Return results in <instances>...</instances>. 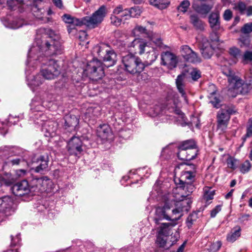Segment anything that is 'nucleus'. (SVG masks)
<instances>
[{
	"label": "nucleus",
	"instance_id": "1",
	"mask_svg": "<svg viewBox=\"0 0 252 252\" xmlns=\"http://www.w3.org/2000/svg\"><path fill=\"white\" fill-rule=\"evenodd\" d=\"M63 48L62 42L59 36L56 38L50 37L47 40L37 41L36 46L32 47L29 51L28 63L32 60L38 61L42 64L40 73L44 79H54L60 74V68L57 62L49 59L48 57L60 54Z\"/></svg>",
	"mask_w": 252,
	"mask_h": 252
},
{
	"label": "nucleus",
	"instance_id": "2",
	"mask_svg": "<svg viewBox=\"0 0 252 252\" xmlns=\"http://www.w3.org/2000/svg\"><path fill=\"white\" fill-rule=\"evenodd\" d=\"M191 202L189 199H182L177 201L175 208L171 211V205L166 203L163 207H158L156 210V216L154 218L155 223H159L162 220L176 221L183 215L184 212H187L190 209Z\"/></svg>",
	"mask_w": 252,
	"mask_h": 252
},
{
	"label": "nucleus",
	"instance_id": "3",
	"mask_svg": "<svg viewBox=\"0 0 252 252\" xmlns=\"http://www.w3.org/2000/svg\"><path fill=\"white\" fill-rule=\"evenodd\" d=\"M106 15V9L104 5L101 6L91 16H86L79 19L72 17L68 14L63 16V21L69 24L68 26V32L70 33L75 29L76 26L85 25L90 29H94L97 27L103 20Z\"/></svg>",
	"mask_w": 252,
	"mask_h": 252
},
{
	"label": "nucleus",
	"instance_id": "4",
	"mask_svg": "<svg viewBox=\"0 0 252 252\" xmlns=\"http://www.w3.org/2000/svg\"><path fill=\"white\" fill-rule=\"evenodd\" d=\"M195 176L196 168L193 164L188 165L182 171L180 178L178 179L180 186L177 189L186 191V195H182V197H185L188 196L195 189L193 182L195 180Z\"/></svg>",
	"mask_w": 252,
	"mask_h": 252
},
{
	"label": "nucleus",
	"instance_id": "5",
	"mask_svg": "<svg viewBox=\"0 0 252 252\" xmlns=\"http://www.w3.org/2000/svg\"><path fill=\"white\" fill-rule=\"evenodd\" d=\"M93 53L95 57L104 62L107 67L112 66L116 63L117 54L107 44L101 43L95 45L93 48Z\"/></svg>",
	"mask_w": 252,
	"mask_h": 252
},
{
	"label": "nucleus",
	"instance_id": "6",
	"mask_svg": "<svg viewBox=\"0 0 252 252\" xmlns=\"http://www.w3.org/2000/svg\"><path fill=\"white\" fill-rule=\"evenodd\" d=\"M122 63L126 70L131 74L141 72L144 68V65L141 60L131 54L123 57Z\"/></svg>",
	"mask_w": 252,
	"mask_h": 252
},
{
	"label": "nucleus",
	"instance_id": "7",
	"mask_svg": "<svg viewBox=\"0 0 252 252\" xmlns=\"http://www.w3.org/2000/svg\"><path fill=\"white\" fill-rule=\"evenodd\" d=\"M153 111H154L153 114V116L159 115L163 111H164L165 113L167 111H168L170 113H174L175 114L178 115V120H180V119L184 122V125H183V126L188 125V123L186 121L185 114L182 113L179 108L177 107L176 103L172 99L168 100L162 105V107L156 106L154 108Z\"/></svg>",
	"mask_w": 252,
	"mask_h": 252
},
{
	"label": "nucleus",
	"instance_id": "8",
	"mask_svg": "<svg viewBox=\"0 0 252 252\" xmlns=\"http://www.w3.org/2000/svg\"><path fill=\"white\" fill-rule=\"evenodd\" d=\"M85 71L88 77L94 81H97L104 76L102 63L96 59H94L88 63Z\"/></svg>",
	"mask_w": 252,
	"mask_h": 252
},
{
	"label": "nucleus",
	"instance_id": "9",
	"mask_svg": "<svg viewBox=\"0 0 252 252\" xmlns=\"http://www.w3.org/2000/svg\"><path fill=\"white\" fill-rule=\"evenodd\" d=\"M223 73L228 77V86L227 94L230 97H234L238 94V89L243 85L242 80L230 68L224 69Z\"/></svg>",
	"mask_w": 252,
	"mask_h": 252
},
{
	"label": "nucleus",
	"instance_id": "10",
	"mask_svg": "<svg viewBox=\"0 0 252 252\" xmlns=\"http://www.w3.org/2000/svg\"><path fill=\"white\" fill-rule=\"evenodd\" d=\"M29 165H35L32 170L36 173H44L49 170V158L47 156H41L36 158L33 156L31 159H29Z\"/></svg>",
	"mask_w": 252,
	"mask_h": 252
},
{
	"label": "nucleus",
	"instance_id": "11",
	"mask_svg": "<svg viewBox=\"0 0 252 252\" xmlns=\"http://www.w3.org/2000/svg\"><path fill=\"white\" fill-rule=\"evenodd\" d=\"M161 64L169 69L176 67L178 59L177 56L169 51L163 52L161 54Z\"/></svg>",
	"mask_w": 252,
	"mask_h": 252
},
{
	"label": "nucleus",
	"instance_id": "12",
	"mask_svg": "<svg viewBox=\"0 0 252 252\" xmlns=\"http://www.w3.org/2000/svg\"><path fill=\"white\" fill-rule=\"evenodd\" d=\"M180 52L183 58L187 62L196 63H199L201 61L198 55L188 45H182L180 48Z\"/></svg>",
	"mask_w": 252,
	"mask_h": 252
},
{
	"label": "nucleus",
	"instance_id": "13",
	"mask_svg": "<svg viewBox=\"0 0 252 252\" xmlns=\"http://www.w3.org/2000/svg\"><path fill=\"white\" fill-rule=\"evenodd\" d=\"M51 183L50 180L47 177L33 179L31 182V189H32L33 191H45L48 189V186Z\"/></svg>",
	"mask_w": 252,
	"mask_h": 252
},
{
	"label": "nucleus",
	"instance_id": "14",
	"mask_svg": "<svg viewBox=\"0 0 252 252\" xmlns=\"http://www.w3.org/2000/svg\"><path fill=\"white\" fill-rule=\"evenodd\" d=\"M83 145L80 138L74 136L68 142L67 150L70 155L77 156L82 152Z\"/></svg>",
	"mask_w": 252,
	"mask_h": 252
},
{
	"label": "nucleus",
	"instance_id": "15",
	"mask_svg": "<svg viewBox=\"0 0 252 252\" xmlns=\"http://www.w3.org/2000/svg\"><path fill=\"white\" fill-rule=\"evenodd\" d=\"M32 189L30 188L29 183L26 180H23L21 182L14 185L11 188L13 193L16 196H21L28 194Z\"/></svg>",
	"mask_w": 252,
	"mask_h": 252
},
{
	"label": "nucleus",
	"instance_id": "16",
	"mask_svg": "<svg viewBox=\"0 0 252 252\" xmlns=\"http://www.w3.org/2000/svg\"><path fill=\"white\" fill-rule=\"evenodd\" d=\"M229 115L222 109H220L217 115V129L223 132L226 129L230 120Z\"/></svg>",
	"mask_w": 252,
	"mask_h": 252
},
{
	"label": "nucleus",
	"instance_id": "17",
	"mask_svg": "<svg viewBox=\"0 0 252 252\" xmlns=\"http://www.w3.org/2000/svg\"><path fill=\"white\" fill-rule=\"evenodd\" d=\"M200 49L203 57L209 59L214 54V48L206 37H202L200 43Z\"/></svg>",
	"mask_w": 252,
	"mask_h": 252
},
{
	"label": "nucleus",
	"instance_id": "18",
	"mask_svg": "<svg viewBox=\"0 0 252 252\" xmlns=\"http://www.w3.org/2000/svg\"><path fill=\"white\" fill-rule=\"evenodd\" d=\"M14 155L17 156V158H11L8 159L7 163L12 166L19 165L21 163L26 162L27 165H29V159L26 158L24 152L20 149H15Z\"/></svg>",
	"mask_w": 252,
	"mask_h": 252
},
{
	"label": "nucleus",
	"instance_id": "19",
	"mask_svg": "<svg viewBox=\"0 0 252 252\" xmlns=\"http://www.w3.org/2000/svg\"><path fill=\"white\" fill-rule=\"evenodd\" d=\"M13 204V199L9 196H4L0 198V217L3 216V212L10 209ZM2 219H0V221Z\"/></svg>",
	"mask_w": 252,
	"mask_h": 252
},
{
	"label": "nucleus",
	"instance_id": "20",
	"mask_svg": "<svg viewBox=\"0 0 252 252\" xmlns=\"http://www.w3.org/2000/svg\"><path fill=\"white\" fill-rule=\"evenodd\" d=\"M220 15L218 11L212 12L209 16V23L213 31H217L220 28Z\"/></svg>",
	"mask_w": 252,
	"mask_h": 252
},
{
	"label": "nucleus",
	"instance_id": "21",
	"mask_svg": "<svg viewBox=\"0 0 252 252\" xmlns=\"http://www.w3.org/2000/svg\"><path fill=\"white\" fill-rule=\"evenodd\" d=\"M185 76L184 74L179 75L176 80V84L179 92L181 94L182 96L184 98L186 103H188L186 92L185 91L184 79Z\"/></svg>",
	"mask_w": 252,
	"mask_h": 252
},
{
	"label": "nucleus",
	"instance_id": "22",
	"mask_svg": "<svg viewBox=\"0 0 252 252\" xmlns=\"http://www.w3.org/2000/svg\"><path fill=\"white\" fill-rule=\"evenodd\" d=\"M196 148V145L194 141L189 140L183 142L179 147V152L180 155H184L186 151L195 149Z\"/></svg>",
	"mask_w": 252,
	"mask_h": 252
},
{
	"label": "nucleus",
	"instance_id": "23",
	"mask_svg": "<svg viewBox=\"0 0 252 252\" xmlns=\"http://www.w3.org/2000/svg\"><path fill=\"white\" fill-rule=\"evenodd\" d=\"M129 47L136 48L137 47L139 49V53L142 54L145 52V48H148L146 42L141 38H135L131 42L129 45Z\"/></svg>",
	"mask_w": 252,
	"mask_h": 252
},
{
	"label": "nucleus",
	"instance_id": "24",
	"mask_svg": "<svg viewBox=\"0 0 252 252\" xmlns=\"http://www.w3.org/2000/svg\"><path fill=\"white\" fill-rule=\"evenodd\" d=\"M193 7L198 14L206 16L213 8V4L203 3L201 5H193Z\"/></svg>",
	"mask_w": 252,
	"mask_h": 252
},
{
	"label": "nucleus",
	"instance_id": "25",
	"mask_svg": "<svg viewBox=\"0 0 252 252\" xmlns=\"http://www.w3.org/2000/svg\"><path fill=\"white\" fill-rule=\"evenodd\" d=\"M113 13L115 15H117L122 20H126L129 19V9L127 8L124 9L123 7L120 5L117 6L113 11Z\"/></svg>",
	"mask_w": 252,
	"mask_h": 252
},
{
	"label": "nucleus",
	"instance_id": "26",
	"mask_svg": "<svg viewBox=\"0 0 252 252\" xmlns=\"http://www.w3.org/2000/svg\"><path fill=\"white\" fill-rule=\"evenodd\" d=\"M172 226L170 223H162L158 227L153 230L154 233L157 236L165 235L170 230V227Z\"/></svg>",
	"mask_w": 252,
	"mask_h": 252
},
{
	"label": "nucleus",
	"instance_id": "27",
	"mask_svg": "<svg viewBox=\"0 0 252 252\" xmlns=\"http://www.w3.org/2000/svg\"><path fill=\"white\" fill-rule=\"evenodd\" d=\"M189 19L190 23L197 30L202 31L204 29L203 22L200 19L197 14H191Z\"/></svg>",
	"mask_w": 252,
	"mask_h": 252
},
{
	"label": "nucleus",
	"instance_id": "28",
	"mask_svg": "<svg viewBox=\"0 0 252 252\" xmlns=\"http://www.w3.org/2000/svg\"><path fill=\"white\" fill-rule=\"evenodd\" d=\"M79 124V119L75 115L66 116L65 117V124L68 127H71V130L75 129V127Z\"/></svg>",
	"mask_w": 252,
	"mask_h": 252
},
{
	"label": "nucleus",
	"instance_id": "29",
	"mask_svg": "<svg viewBox=\"0 0 252 252\" xmlns=\"http://www.w3.org/2000/svg\"><path fill=\"white\" fill-rule=\"evenodd\" d=\"M44 79L41 73L38 74L30 80L29 85L33 90L34 88L40 86L43 83Z\"/></svg>",
	"mask_w": 252,
	"mask_h": 252
},
{
	"label": "nucleus",
	"instance_id": "30",
	"mask_svg": "<svg viewBox=\"0 0 252 252\" xmlns=\"http://www.w3.org/2000/svg\"><path fill=\"white\" fill-rule=\"evenodd\" d=\"M110 132V128L107 125H100L97 128V135L102 138H106Z\"/></svg>",
	"mask_w": 252,
	"mask_h": 252
},
{
	"label": "nucleus",
	"instance_id": "31",
	"mask_svg": "<svg viewBox=\"0 0 252 252\" xmlns=\"http://www.w3.org/2000/svg\"><path fill=\"white\" fill-rule=\"evenodd\" d=\"M156 243L159 247L165 249L169 248L173 245L172 243L168 241L167 237H157Z\"/></svg>",
	"mask_w": 252,
	"mask_h": 252
},
{
	"label": "nucleus",
	"instance_id": "32",
	"mask_svg": "<svg viewBox=\"0 0 252 252\" xmlns=\"http://www.w3.org/2000/svg\"><path fill=\"white\" fill-rule=\"evenodd\" d=\"M150 4L160 9L166 8L170 4L169 0H150Z\"/></svg>",
	"mask_w": 252,
	"mask_h": 252
},
{
	"label": "nucleus",
	"instance_id": "33",
	"mask_svg": "<svg viewBox=\"0 0 252 252\" xmlns=\"http://www.w3.org/2000/svg\"><path fill=\"white\" fill-rule=\"evenodd\" d=\"M43 127L50 136H53L57 129V124L53 121H48L44 124Z\"/></svg>",
	"mask_w": 252,
	"mask_h": 252
},
{
	"label": "nucleus",
	"instance_id": "34",
	"mask_svg": "<svg viewBox=\"0 0 252 252\" xmlns=\"http://www.w3.org/2000/svg\"><path fill=\"white\" fill-rule=\"evenodd\" d=\"M150 48L148 46V48H145V51L147 52V59L149 61V62L152 63L154 62L158 58V53L153 48L149 49Z\"/></svg>",
	"mask_w": 252,
	"mask_h": 252
},
{
	"label": "nucleus",
	"instance_id": "35",
	"mask_svg": "<svg viewBox=\"0 0 252 252\" xmlns=\"http://www.w3.org/2000/svg\"><path fill=\"white\" fill-rule=\"evenodd\" d=\"M188 151L189 152L187 151V155L186 156H185L184 155H180V152H178V158L183 160H190L194 159L196 156V151H194L192 153L190 150Z\"/></svg>",
	"mask_w": 252,
	"mask_h": 252
},
{
	"label": "nucleus",
	"instance_id": "36",
	"mask_svg": "<svg viewBox=\"0 0 252 252\" xmlns=\"http://www.w3.org/2000/svg\"><path fill=\"white\" fill-rule=\"evenodd\" d=\"M204 194L203 195V199L207 202L213 199L214 195V190H212L211 189L208 187L204 188Z\"/></svg>",
	"mask_w": 252,
	"mask_h": 252
},
{
	"label": "nucleus",
	"instance_id": "37",
	"mask_svg": "<svg viewBox=\"0 0 252 252\" xmlns=\"http://www.w3.org/2000/svg\"><path fill=\"white\" fill-rule=\"evenodd\" d=\"M242 62L244 64H247L252 62V51H246L242 56Z\"/></svg>",
	"mask_w": 252,
	"mask_h": 252
},
{
	"label": "nucleus",
	"instance_id": "38",
	"mask_svg": "<svg viewBox=\"0 0 252 252\" xmlns=\"http://www.w3.org/2000/svg\"><path fill=\"white\" fill-rule=\"evenodd\" d=\"M129 9V17H138L141 13V10L139 6H135Z\"/></svg>",
	"mask_w": 252,
	"mask_h": 252
},
{
	"label": "nucleus",
	"instance_id": "39",
	"mask_svg": "<svg viewBox=\"0 0 252 252\" xmlns=\"http://www.w3.org/2000/svg\"><path fill=\"white\" fill-rule=\"evenodd\" d=\"M251 167V163L248 160H247L242 164L240 167V171L242 173L245 174L249 172Z\"/></svg>",
	"mask_w": 252,
	"mask_h": 252
},
{
	"label": "nucleus",
	"instance_id": "40",
	"mask_svg": "<svg viewBox=\"0 0 252 252\" xmlns=\"http://www.w3.org/2000/svg\"><path fill=\"white\" fill-rule=\"evenodd\" d=\"M229 54L235 59H238L240 57L242 58V56L241 50L235 47L230 48Z\"/></svg>",
	"mask_w": 252,
	"mask_h": 252
},
{
	"label": "nucleus",
	"instance_id": "41",
	"mask_svg": "<svg viewBox=\"0 0 252 252\" xmlns=\"http://www.w3.org/2000/svg\"><path fill=\"white\" fill-rule=\"evenodd\" d=\"M189 74L191 78L194 81H197L201 77L200 71L196 68H192Z\"/></svg>",
	"mask_w": 252,
	"mask_h": 252
},
{
	"label": "nucleus",
	"instance_id": "42",
	"mask_svg": "<svg viewBox=\"0 0 252 252\" xmlns=\"http://www.w3.org/2000/svg\"><path fill=\"white\" fill-rule=\"evenodd\" d=\"M221 245V242L220 241L214 242L209 249L210 252H217L220 250Z\"/></svg>",
	"mask_w": 252,
	"mask_h": 252
},
{
	"label": "nucleus",
	"instance_id": "43",
	"mask_svg": "<svg viewBox=\"0 0 252 252\" xmlns=\"http://www.w3.org/2000/svg\"><path fill=\"white\" fill-rule=\"evenodd\" d=\"M189 5L190 3L189 0H184L180 3V5L178 6V10L181 12L185 13L187 11Z\"/></svg>",
	"mask_w": 252,
	"mask_h": 252
},
{
	"label": "nucleus",
	"instance_id": "44",
	"mask_svg": "<svg viewBox=\"0 0 252 252\" xmlns=\"http://www.w3.org/2000/svg\"><path fill=\"white\" fill-rule=\"evenodd\" d=\"M238 160L233 158L230 157L227 159L228 167L234 169L236 168Z\"/></svg>",
	"mask_w": 252,
	"mask_h": 252
},
{
	"label": "nucleus",
	"instance_id": "45",
	"mask_svg": "<svg viewBox=\"0 0 252 252\" xmlns=\"http://www.w3.org/2000/svg\"><path fill=\"white\" fill-rule=\"evenodd\" d=\"M221 109L225 111L226 113L228 114L230 117V115L235 114L237 113V110L234 106H227Z\"/></svg>",
	"mask_w": 252,
	"mask_h": 252
},
{
	"label": "nucleus",
	"instance_id": "46",
	"mask_svg": "<svg viewBox=\"0 0 252 252\" xmlns=\"http://www.w3.org/2000/svg\"><path fill=\"white\" fill-rule=\"evenodd\" d=\"M242 33L249 34L252 32V22L247 23L244 25L241 30Z\"/></svg>",
	"mask_w": 252,
	"mask_h": 252
},
{
	"label": "nucleus",
	"instance_id": "47",
	"mask_svg": "<svg viewBox=\"0 0 252 252\" xmlns=\"http://www.w3.org/2000/svg\"><path fill=\"white\" fill-rule=\"evenodd\" d=\"M234 8L239 10L241 14H244L246 9V5L244 2L239 1L235 5Z\"/></svg>",
	"mask_w": 252,
	"mask_h": 252
},
{
	"label": "nucleus",
	"instance_id": "48",
	"mask_svg": "<svg viewBox=\"0 0 252 252\" xmlns=\"http://www.w3.org/2000/svg\"><path fill=\"white\" fill-rule=\"evenodd\" d=\"M133 32L135 33L136 32H139V33H147V29L145 27L139 25H137L135 27Z\"/></svg>",
	"mask_w": 252,
	"mask_h": 252
},
{
	"label": "nucleus",
	"instance_id": "49",
	"mask_svg": "<svg viewBox=\"0 0 252 252\" xmlns=\"http://www.w3.org/2000/svg\"><path fill=\"white\" fill-rule=\"evenodd\" d=\"M23 0H7V3L8 5L11 8H13L14 6L18 4L21 3Z\"/></svg>",
	"mask_w": 252,
	"mask_h": 252
},
{
	"label": "nucleus",
	"instance_id": "50",
	"mask_svg": "<svg viewBox=\"0 0 252 252\" xmlns=\"http://www.w3.org/2000/svg\"><path fill=\"white\" fill-rule=\"evenodd\" d=\"M221 210V205H218L215 207L211 212L210 216L211 218H215L217 214Z\"/></svg>",
	"mask_w": 252,
	"mask_h": 252
},
{
	"label": "nucleus",
	"instance_id": "51",
	"mask_svg": "<svg viewBox=\"0 0 252 252\" xmlns=\"http://www.w3.org/2000/svg\"><path fill=\"white\" fill-rule=\"evenodd\" d=\"M111 22L116 26H119L122 22V19L120 18L117 15L111 16Z\"/></svg>",
	"mask_w": 252,
	"mask_h": 252
},
{
	"label": "nucleus",
	"instance_id": "52",
	"mask_svg": "<svg viewBox=\"0 0 252 252\" xmlns=\"http://www.w3.org/2000/svg\"><path fill=\"white\" fill-rule=\"evenodd\" d=\"M223 16L225 20L229 21L232 18V12L230 9H227L224 11Z\"/></svg>",
	"mask_w": 252,
	"mask_h": 252
},
{
	"label": "nucleus",
	"instance_id": "53",
	"mask_svg": "<svg viewBox=\"0 0 252 252\" xmlns=\"http://www.w3.org/2000/svg\"><path fill=\"white\" fill-rule=\"evenodd\" d=\"M77 36L81 41H84L87 38V34L85 31H80Z\"/></svg>",
	"mask_w": 252,
	"mask_h": 252
},
{
	"label": "nucleus",
	"instance_id": "54",
	"mask_svg": "<svg viewBox=\"0 0 252 252\" xmlns=\"http://www.w3.org/2000/svg\"><path fill=\"white\" fill-rule=\"evenodd\" d=\"M210 39L212 42H219V37L216 31H213L210 34Z\"/></svg>",
	"mask_w": 252,
	"mask_h": 252
},
{
	"label": "nucleus",
	"instance_id": "55",
	"mask_svg": "<svg viewBox=\"0 0 252 252\" xmlns=\"http://www.w3.org/2000/svg\"><path fill=\"white\" fill-rule=\"evenodd\" d=\"M241 228L239 226H236L234 227L232 229V234L231 236H240L241 235L240 233Z\"/></svg>",
	"mask_w": 252,
	"mask_h": 252
},
{
	"label": "nucleus",
	"instance_id": "56",
	"mask_svg": "<svg viewBox=\"0 0 252 252\" xmlns=\"http://www.w3.org/2000/svg\"><path fill=\"white\" fill-rule=\"evenodd\" d=\"M152 40L158 47L159 48L162 47L163 44L160 38H152Z\"/></svg>",
	"mask_w": 252,
	"mask_h": 252
},
{
	"label": "nucleus",
	"instance_id": "57",
	"mask_svg": "<svg viewBox=\"0 0 252 252\" xmlns=\"http://www.w3.org/2000/svg\"><path fill=\"white\" fill-rule=\"evenodd\" d=\"M99 110L97 108H93L90 107L88 109V112L89 113H92L94 116H97L99 114Z\"/></svg>",
	"mask_w": 252,
	"mask_h": 252
},
{
	"label": "nucleus",
	"instance_id": "58",
	"mask_svg": "<svg viewBox=\"0 0 252 252\" xmlns=\"http://www.w3.org/2000/svg\"><path fill=\"white\" fill-rule=\"evenodd\" d=\"M20 242V237H11V245L12 246H15Z\"/></svg>",
	"mask_w": 252,
	"mask_h": 252
},
{
	"label": "nucleus",
	"instance_id": "59",
	"mask_svg": "<svg viewBox=\"0 0 252 252\" xmlns=\"http://www.w3.org/2000/svg\"><path fill=\"white\" fill-rule=\"evenodd\" d=\"M53 1L57 7L60 8H62L63 7V5L62 0H53Z\"/></svg>",
	"mask_w": 252,
	"mask_h": 252
},
{
	"label": "nucleus",
	"instance_id": "60",
	"mask_svg": "<svg viewBox=\"0 0 252 252\" xmlns=\"http://www.w3.org/2000/svg\"><path fill=\"white\" fill-rule=\"evenodd\" d=\"M187 241H185L184 243L179 247L176 252H184Z\"/></svg>",
	"mask_w": 252,
	"mask_h": 252
},
{
	"label": "nucleus",
	"instance_id": "61",
	"mask_svg": "<svg viewBox=\"0 0 252 252\" xmlns=\"http://www.w3.org/2000/svg\"><path fill=\"white\" fill-rule=\"evenodd\" d=\"M193 222H192V216L190 215L189 216L187 219V223L188 226V227L191 226L192 225Z\"/></svg>",
	"mask_w": 252,
	"mask_h": 252
},
{
	"label": "nucleus",
	"instance_id": "62",
	"mask_svg": "<svg viewBox=\"0 0 252 252\" xmlns=\"http://www.w3.org/2000/svg\"><path fill=\"white\" fill-rule=\"evenodd\" d=\"M245 11L248 16L252 15V6H249L247 7H246Z\"/></svg>",
	"mask_w": 252,
	"mask_h": 252
},
{
	"label": "nucleus",
	"instance_id": "63",
	"mask_svg": "<svg viewBox=\"0 0 252 252\" xmlns=\"http://www.w3.org/2000/svg\"><path fill=\"white\" fill-rule=\"evenodd\" d=\"M27 171L24 169H20L17 171V174L19 176H23L26 174Z\"/></svg>",
	"mask_w": 252,
	"mask_h": 252
},
{
	"label": "nucleus",
	"instance_id": "64",
	"mask_svg": "<svg viewBox=\"0 0 252 252\" xmlns=\"http://www.w3.org/2000/svg\"><path fill=\"white\" fill-rule=\"evenodd\" d=\"M252 135V124L247 128V136L250 137Z\"/></svg>",
	"mask_w": 252,
	"mask_h": 252
}]
</instances>
